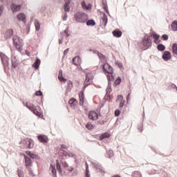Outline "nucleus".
<instances>
[{"instance_id": "f257e3e1", "label": "nucleus", "mask_w": 177, "mask_h": 177, "mask_svg": "<svg viewBox=\"0 0 177 177\" xmlns=\"http://www.w3.org/2000/svg\"><path fill=\"white\" fill-rule=\"evenodd\" d=\"M23 104L24 105H25L26 107H27V109H28V110L32 111V113H33L35 115H37L39 118H41V117H44V114L38 111V110L40 109L39 106H36L35 105H34V104L28 102H23Z\"/></svg>"}, {"instance_id": "f03ea898", "label": "nucleus", "mask_w": 177, "mask_h": 177, "mask_svg": "<svg viewBox=\"0 0 177 177\" xmlns=\"http://www.w3.org/2000/svg\"><path fill=\"white\" fill-rule=\"evenodd\" d=\"M0 57L3 66L4 73H6V74H10L9 73V57L2 52H0Z\"/></svg>"}, {"instance_id": "7ed1b4c3", "label": "nucleus", "mask_w": 177, "mask_h": 177, "mask_svg": "<svg viewBox=\"0 0 177 177\" xmlns=\"http://www.w3.org/2000/svg\"><path fill=\"white\" fill-rule=\"evenodd\" d=\"M74 16L78 23H86V20H88V15L82 12H77Z\"/></svg>"}, {"instance_id": "20e7f679", "label": "nucleus", "mask_w": 177, "mask_h": 177, "mask_svg": "<svg viewBox=\"0 0 177 177\" xmlns=\"http://www.w3.org/2000/svg\"><path fill=\"white\" fill-rule=\"evenodd\" d=\"M142 45L145 48V50H147V49L151 48L152 42L151 39L150 38V35L146 34L142 39Z\"/></svg>"}, {"instance_id": "39448f33", "label": "nucleus", "mask_w": 177, "mask_h": 177, "mask_svg": "<svg viewBox=\"0 0 177 177\" xmlns=\"http://www.w3.org/2000/svg\"><path fill=\"white\" fill-rule=\"evenodd\" d=\"M102 70L105 74H109L108 75H110L112 77L114 74V70L111 67V65L110 64L105 62L102 66Z\"/></svg>"}, {"instance_id": "423d86ee", "label": "nucleus", "mask_w": 177, "mask_h": 177, "mask_svg": "<svg viewBox=\"0 0 177 177\" xmlns=\"http://www.w3.org/2000/svg\"><path fill=\"white\" fill-rule=\"evenodd\" d=\"M20 64V60H19L16 55H12L11 56V67L12 68H17L19 67V65Z\"/></svg>"}, {"instance_id": "0eeeda50", "label": "nucleus", "mask_w": 177, "mask_h": 177, "mask_svg": "<svg viewBox=\"0 0 177 177\" xmlns=\"http://www.w3.org/2000/svg\"><path fill=\"white\" fill-rule=\"evenodd\" d=\"M88 118L92 121H96L99 118V115L95 111H90L88 112Z\"/></svg>"}, {"instance_id": "6e6552de", "label": "nucleus", "mask_w": 177, "mask_h": 177, "mask_svg": "<svg viewBox=\"0 0 177 177\" xmlns=\"http://www.w3.org/2000/svg\"><path fill=\"white\" fill-rule=\"evenodd\" d=\"M171 57H172V54H171V52H169L168 50L164 51V53L162 55V59L165 62H168V60H170V59H171Z\"/></svg>"}, {"instance_id": "1a4fd4ad", "label": "nucleus", "mask_w": 177, "mask_h": 177, "mask_svg": "<svg viewBox=\"0 0 177 177\" xmlns=\"http://www.w3.org/2000/svg\"><path fill=\"white\" fill-rule=\"evenodd\" d=\"M10 9L12 13H15V12H19V10H21V4L11 3Z\"/></svg>"}, {"instance_id": "9d476101", "label": "nucleus", "mask_w": 177, "mask_h": 177, "mask_svg": "<svg viewBox=\"0 0 177 177\" xmlns=\"http://www.w3.org/2000/svg\"><path fill=\"white\" fill-rule=\"evenodd\" d=\"M101 13H102L103 16L101 19L100 26H104V27H106V26H107V23L109 22V18L107 17V15H106V12Z\"/></svg>"}, {"instance_id": "9b49d317", "label": "nucleus", "mask_w": 177, "mask_h": 177, "mask_svg": "<svg viewBox=\"0 0 177 177\" xmlns=\"http://www.w3.org/2000/svg\"><path fill=\"white\" fill-rule=\"evenodd\" d=\"M37 139L38 140H39L41 143H48L49 142V139L48 138V136L45 135H39L37 136Z\"/></svg>"}, {"instance_id": "f8f14e48", "label": "nucleus", "mask_w": 177, "mask_h": 177, "mask_svg": "<svg viewBox=\"0 0 177 177\" xmlns=\"http://www.w3.org/2000/svg\"><path fill=\"white\" fill-rule=\"evenodd\" d=\"M120 100L119 107L122 108L125 105V100H124V96L122 95H118L116 99V102Z\"/></svg>"}, {"instance_id": "ddd939ff", "label": "nucleus", "mask_w": 177, "mask_h": 177, "mask_svg": "<svg viewBox=\"0 0 177 177\" xmlns=\"http://www.w3.org/2000/svg\"><path fill=\"white\" fill-rule=\"evenodd\" d=\"M112 34L115 38H121L122 37V31L120 30V29L113 30Z\"/></svg>"}, {"instance_id": "4468645a", "label": "nucleus", "mask_w": 177, "mask_h": 177, "mask_svg": "<svg viewBox=\"0 0 177 177\" xmlns=\"http://www.w3.org/2000/svg\"><path fill=\"white\" fill-rule=\"evenodd\" d=\"M33 68H35V70H38L39 68V66H41V59L38 57H36V60L32 64Z\"/></svg>"}, {"instance_id": "2eb2a0df", "label": "nucleus", "mask_w": 177, "mask_h": 177, "mask_svg": "<svg viewBox=\"0 0 177 177\" xmlns=\"http://www.w3.org/2000/svg\"><path fill=\"white\" fill-rule=\"evenodd\" d=\"M13 45H17V44H21L23 39H20V37L17 35H14L12 37Z\"/></svg>"}, {"instance_id": "dca6fc26", "label": "nucleus", "mask_w": 177, "mask_h": 177, "mask_svg": "<svg viewBox=\"0 0 177 177\" xmlns=\"http://www.w3.org/2000/svg\"><path fill=\"white\" fill-rule=\"evenodd\" d=\"M68 104L71 105V107H75L78 104V100L75 97H71L68 100Z\"/></svg>"}, {"instance_id": "f3484780", "label": "nucleus", "mask_w": 177, "mask_h": 177, "mask_svg": "<svg viewBox=\"0 0 177 177\" xmlns=\"http://www.w3.org/2000/svg\"><path fill=\"white\" fill-rule=\"evenodd\" d=\"M17 17L18 20H20V21H24V23H26L27 21L26 15L24 13H19L17 15Z\"/></svg>"}, {"instance_id": "a211bd4d", "label": "nucleus", "mask_w": 177, "mask_h": 177, "mask_svg": "<svg viewBox=\"0 0 177 177\" xmlns=\"http://www.w3.org/2000/svg\"><path fill=\"white\" fill-rule=\"evenodd\" d=\"M82 9H85V10H91L92 9V5L91 3H88V5H86V3H85V1H82L81 3Z\"/></svg>"}, {"instance_id": "6ab92c4d", "label": "nucleus", "mask_w": 177, "mask_h": 177, "mask_svg": "<svg viewBox=\"0 0 177 177\" xmlns=\"http://www.w3.org/2000/svg\"><path fill=\"white\" fill-rule=\"evenodd\" d=\"M50 168L53 174V177H57V170H56V165L50 164Z\"/></svg>"}, {"instance_id": "aec40b11", "label": "nucleus", "mask_w": 177, "mask_h": 177, "mask_svg": "<svg viewBox=\"0 0 177 177\" xmlns=\"http://www.w3.org/2000/svg\"><path fill=\"white\" fill-rule=\"evenodd\" d=\"M102 8L104 10H105L106 13H107L109 15H110V12H109V7L107 6V1L102 0Z\"/></svg>"}, {"instance_id": "412c9836", "label": "nucleus", "mask_w": 177, "mask_h": 177, "mask_svg": "<svg viewBox=\"0 0 177 177\" xmlns=\"http://www.w3.org/2000/svg\"><path fill=\"white\" fill-rule=\"evenodd\" d=\"M110 136H111V134H110V133L109 132L103 133L100 136V140H103L104 139H109Z\"/></svg>"}, {"instance_id": "4be33fe9", "label": "nucleus", "mask_w": 177, "mask_h": 177, "mask_svg": "<svg viewBox=\"0 0 177 177\" xmlns=\"http://www.w3.org/2000/svg\"><path fill=\"white\" fill-rule=\"evenodd\" d=\"M24 160L26 167H32V160L31 159V158H27V156H26V159Z\"/></svg>"}, {"instance_id": "5701e85b", "label": "nucleus", "mask_w": 177, "mask_h": 177, "mask_svg": "<svg viewBox=\"0 0 177 177\" xmlns=\"http://www.w3.org/2000/svg\"><path fill=\"white\" fill-rule=\"evenodd\" d=\"M58 78H59V81H61V82H66V81H67V79L64 78V77L63 76V71L62 70H59Z\"/></svg>"}, {"instance_id": "b1692460", "label": "nucleus", "mask_w": 177, "mask_h": 177, "mask_svg": "<svg viewBox=\"0 0 177 177\" xmlns=\"http://www.w3.org/2000/svg\"><path fill=\"white\" fill-rule=\"evenodd\" d=\"M13 29H8L6 32V38L7 39H9L10 38H12V36L13 35Z\"/></svg>"}, {"instance_id": "393cba45", "label": "nucleus", "mask_w": 177, "mask_h": 177, "mask_svg": "<svg viewBox=\"0 0 177 177\" xmlns=\"http://www.w3.org/2000/svg\"><path fill=\"white\" fill-rule=\"evenodd\" d=\"M73 88V82L71 80L68 81L67 86H66V93L71 91Z\"/></svg>"}, {"instance_id": "a878e982", "label": "nucleus", "mask_w": 177, "mask_h": 177, "mask_svg": "<svg viewBox=\"0 0 177 177\" xmlns=\"http://www.w3.org/2000/svg\"><path fill=\"white\" fill-rule=\"evenodd\" d=\"M150 37H152L153 39H160V35L157 34V32L152 31L149 33Z\"/></svg>"}, {"instance_id": "bb28decb", "label": "nucleus", "mask_w": 177, "mask_h": 177, "mask_svg": "<svg viewBox=\"0 0 177 177\" xmlns=\"http://www.w3.org/2000/svg\"><path fill=\"white\" fill-rule=\"evenodd\" d=\"M106 77L108 79V86H111V82L114 81L115 80L114 75H112V76H111L110 75H107Z\"/></svg>"}, {"instance_id": "cd10ccee", "label": "nucleus", "mask_w": 177, "mask_h": 177, "mask_svg": "<svg viewBox=\"0 0 177 177\" xmlns=\"http://www.w3.org/2000/svg\"><path fill=\"white\" fill-rule=\"evenodd\" d=\"M86 26H92L93 27L94 26H96V21H95L93 20V19H88L87 21H86Z\"/></svg>"}, {"instance_id": "c85d7f7f", "label": "nucleus", "mask_w": 177, "mask_h": 177, "mask_svg": "<svg viewBox=\"0 0 177 177\" xmlns=\"http://www.w3.org/2000/svg\"><path fill=\"white\" fill-rule=\"evenodd\" d=\"M91 75H92V73H88L86 74V79L84 82H86L87 84H89V85H91V83L92 82H91Z\"/></svg>"}, {"instance_id": "c756f323", "label": "nucleus", "mask_w": 177, "mask_h": 177, "mask_svg": "<svg viewBox=\"0 0 177 177\" xmlns=\"http://www.w3.org/2000/svg\"><path fill=\"white\" fill-rule=\"evenodd\" d=\"M92 165L94 167V168H96L99 172H101L102 174L104 172V170H103L100 166L97 165L96 162H93Z\"/></svg>"}, {"instance_id": "7c9ffc66", "label": "nucleus", "mask_w": 177, "mask_h": 177, "mask_svg": "<svg viewBox=\"0 0 177 177\" xmlns=\"http://www.w3.org/2000/svg\"><path fill=\"white\" fill-rule=\"evenodd\" d=\"M157 49L159 52H164L165 50V46L162 44L157 45Z\"/></svg>"}, {"instance_id": "2f4dec72", "label": "nucleus", "mask_w": 177, "mask_h": 177, "mask_svg": "<svg viewBox=\"0 0 177 177\" xmlns=\"http://www.w3.org/2000/svg\"><path fill=\"white\" fill-rule=\"evenodd\" d=\"M14 46H15L16 49H17V50L21 53V49H23V42H21V44L17 43V44H14Z\"/></svg>"}, {"instance_id": "473e14b6", "label": "nucleus", "mask_w": 177, "mask_h": 177, "mask_svg": "<svg viewBox=\"0 0 177 177\" xmlns=\"http://www.w3.org/2000/svg\"><path fill=\"white\" fill-rule=\"evenodd\" d=\"M35 26L36 28V31H39L41 30V24L38 19H35Z\"/></svg>"}, {"instance_id": "72a5a7b5", "label": "nucleus", "mask_w": 177, "mask_h": 177, "mask_svg": "<svg viewBox=\"0 0 177 177\" xmlns=\"http://www.w3.org/2000/svg\"><path fill=\"white\" fill-rule=\"evenodd\" d=\"M27 147L28 149H32V147H34V140H32V139H29V141L27 144Z\"/></svg>"}, {"instance_id": "f704fd0d", "label": "nucleus", "mask_w": 177, "mask_h": 177, "mask_svg": "<svg viewBox=\"0 0 177 177\" xmlns=\"http://www.w3.org/2000/svg\"><path fill=\"white\" fill-rule=\"evenodd\" d=\"M121 82H122V79L121 78V77H118V78L115 80L113 85L115 86H117V85H120Z\"/></svg>"}, {"instance_id": "c9c22d12", "label": "nucleus", "mask_w": 177, "mask_h": 177, "mask_svg": "<svg viewBox=\"0 0 177 177\" xmlns=\"http://www.w3.org/2000/svg\"><path fill=\"white\" fill-rule=\"evenodd\" d=\"M30 158V160H40V157L39 156H38L37 154H35L34 153H32V154L29 157Z\"/></svg>"}, {"instance_id": "e433bc0d", "label": "nucleus", "mask_w": 177, "mask_h": 177, "mask_svg": "<svg viewBox=\"0 0 177 177\" xmlns=\"http://www.w3.org/2000/svg\"><path fill=\"white\" fill-rule=\"evenodd\" d=\"M111 91H113L112 88H106V96H108L109 102L111 100V95H110Z\"/></svg>"}, {"instance_id": "4c0bfd02", "label": "nucleus", "mask_w": 177, "mask_h": 177, "mask_svg": "<svg viewBox=\"0 0 177 177\" xmlns=\"http://www.w3.org/2000/svg\"><path fill=\"white\" fill-rule=\"evenodd\" d=\"M171 48L173 53L177 55V43H174Z\"/></svg>"}, {"instance_id": "58836bf2", "label": "nucleus", "mask_w": 177, "mask_h": 177, "mask_svg": "<svg viewBox=\"0 0 177 177\" xmlns=\"http://www.w3.org/2000/svg\"><path fill=\"white\" fill-rule=\"evenodd\" d=\"M171 28L173 31H177V21L175 20L171 24Z\"/></svg>"}, {"instance_id": "ea45409f", "label": "nucleus", "mask_w": 177, "mask_h": 177, "mask_svg": "<svg viewBox=\"0 0 177 177\" xmlns=\"http://www.w3.org/2000/svg\"><path fill=\"white\" fill-rule=\"evenodd\" d=\"M79 99L80 100H85V94L84 93V91H81L79 93Z\"/></svg>"}, {"instance_id": "a19ab883", "label": "nucleus", "mask_w": 177, "mask_h": 177, "mask_svg": "<svg viewBox=\"0 0 177 177\" xmlns=\"http://www.w3.org/2000/svg\"><path fill=\"white\" fill-rule=\"evenodd\" d=\"M85 177H91V174H89V166L88 163L86 162V176Z\"/></svg>"}, {"instance_id": "79ce46f5", "label": "nucleus", "mask_w": 177, "mask_h": 177, "mask_svg": "<svg viewBox=\"0 0 177 177\" xmlns=\"http://www.w3.org/2000/svg\"><path fill=\"white\" fill-rule=\"evenodd\" d=\"M59 151H62V154L65 157H67V156L70 157V153H68V152L66 151V150H64V149H59Z\"/></svg>"}, {"instance_id": "37998d69", "label": "nucleus", "mask_w": 177, "mask_h": 177, "mask_svg": "<svg viewBox=\"0 0 177 177\" xmlns=\"http://www.w3.org/2000/svg\"><path fill=\"white\" fill-rule=\"evenodd\" d=\"M56 168L57 169V171L61 170L62 169V165H60V162H59V160H56Z\"/></svg>"}, {"instance_id": "c03bdc74", "label": "nucleus", "mask_w": 177, "mask_h": 177, "mask_svg": "<svg viewBox=\"0 0 177 177\" xmlns=\"http://www.w3.org/2000/svg\"><path fill=\"white\" fill-rule=\"evenodd\" d=\"M70 27L67 26L66 30H64V34H66V37H70Z\"/></svg>"}, {"instance_id": "a18cd8bd", "label": "nucleus", "mask_w": 177, "mask_h": 177, "mask_svg": "<svg viewBox=\"0 0 177 177\" xmlns=\"http://www.w3.org/2000/svg\"><path fill=\"white\" fill-rule=\"evenodd\" d=\"M86 128H87V129H89V131L93 129V124H91V123H87L86 125Z\"/></svg>"}, {"instance_id": "49530a36", "label": "nucleus", "mask_w": 177, "mask_h": 177, "mask_svg": "<svg viewBox=\"0 0 177 177\" xmlns=\"http://www.w3.org/2000/svg\"><path fill=\"white\" fill-rule=\"evenodd\" d=\"M161 38L163 41H168V38H169V36L167 34H164L161 36Z\"/></svg>"}, {"instance_id": "de8ad7c7", "label": "nucleus", "mask_w": 177, "mask_h": 177, "mask_svg": "<svg viewBox=\"0 0 177 177\" xmlns=\"http://www.w3.org/2000/svg\"><path fill=\"white\" fill-rule=\"evenodd\" d=\"M29 140H30V138H26V139H24V140H22L21 141V143L22 144V145H28V142H29Z\"/></svg>"}, {"instance_id": "09e8293b", "label": "nucleus", "mask_w": 177, "mask_h": 177, "mask_svg": "<svg viewBox=\"0 0 177 177\" xmlns=\"http://www.w3.org/2000/svg\"><path fill=\"white\" fill-rule=\"evenodd\" d=\"M35 96H42L44 95V93L41 90L37 91L35 93Z\"/></svg>"}, {"instance_id": "8fccbe9b", "label": "nucleus", "mask_w": 177, "mask_h": 177, "mask_svg": "<svg viewBox=\"0 0 177 177\" xmlns=\"http://www.w3.org/2000/svg\"><path fill=\"white\" fill-rule=\"evenodd\" d=\"M115 117H119V115L121 114V111L120 109H116L115 111Z\"/></svg>"}, {"instance_id": "3c124183", "label": "nucleus", "mask_w": 177, "mask_h": 177, "mask_svg": "<svg viewBox=\"0 0 177 177\" xmlns=\"http://www.w3.org/2000/svg\"><path fill=\"white\" fill-rule=\"evenodd\" d=\"M89 83H87V82H84V86L82 88V91H85V89H86V87L89 86Z\"/></svg>"}, {"instance_id": "603ef678", "label": "nucleus", "mask_w": 177, "mask_h": 177, "mask_svg": "<svg viewBox=\"0 0 177 177\" xmlns=\"http://www.w3.org/2000/svg\"><path fill=\"white\" fill-rule=\"evenodd\" d=\"M60 147H61V149L59 150H67V149H68V147H67L64 144L61 145Z\"/></svg>"}, {"instance_id": "864d4df0", "label": "nucleus", "mask_w": 177, "mask_h": 177, "mask_svg": "<svg viewBox=\"0 0 177 177\" xmlns=\"http://www.w3.org/2000/svg\"><path fill=\"white\" fill-rule=\"evenodd\" d=\"M11 3H14V5H21L20 0H12Z\"/></svg>"}, {"instance_id": "5fc2aeb1", "label": "nucleus", "mask_w": 177, "mask_h": 177, "mask_svg": "<svg viewBox=\"0 0 177 177\" xmlns=\"http://www.w3.org/2000/svg\"><path fill=\"white\" fill-rule=\"evenodd\" d=\"M97 123L98 125H104V124H106V120H98Z\"/></svg>"}, {"instance_id": "6e6d98bb", "label": "nucleus", "mask_w": 177, "mask_h": 177, "mask_svg": "<svg viewBox=\"0 0 177 177\" xmlns=\"http://www.w3.org/2000/svg\"><path fill=\"white\" fill-rule=\"evenodd\" d=\"M115 64H116V66H118L120 68H122L123 67L122 63L121 62H115Z\"/></svg>"}, {"instance_id": "4d7b16f0", "label": "nucleus", "mask_w": 177, "mask_h": 177, "mask_svg": "<svg viewBox=\"0 0 177 177\" xmlns=\"http://www.w3.org/2000/svg\"><path fill=\"white\" fill-rule=\"evenodd\" d=\"M98 57L100 59H102V60H104V59H106V55H103L102 53H101V55H98Z\"/></svg>"}, {"instance_id": "13d9d810", "label": "nucleus", "mask_w": 177, "mask_h": 177, "mask_svg": "<svg viewBox=\"0 0 177 177\" xmlns=\"http://www.w3.org/2000/svg\"><path fill=\"white\" fill-rule=\"evenodd\" d=\"M62 167H64V168H65V169H67L68 168V164L66 162H64L62 163Z\"/></svg>"}, {"instance_id": "bf43d9fd", "label": "nucleus", "mask_w": 177, "mask_h": 177, "mask_svg": "<svg viewBox=\"0 0 177 177\" xmlns=\"http://www.w3.org/2000/svg\"><path fill=\"white\" fill-rule=\"evenodd\" d=\"M77 59V57H73L72 59V63L73 64H74V66H78V63L75 62V59Z\"/></svg>"}, {"instance_id": "052dcab7", "label": "nucleus", "mask_w": 177, "mask_h": 177, "mask_svg": "<svg viewBox=\"0 0 177 177\" xmlns=\"http://www.w3.org/2000/svg\"><path fill=\"white\" fill-rule=\"evenodd\" d=\"M70 3H71V0H66L64 6H70Z\"/></svg>"}, {"instance_id": "680f3d73", "label": "nucleus", "mask_w": 177, "mask_h": 177, "mask_svg": "<svg viewBox=\"0 0 177 177\" xmlns=\"http://www.w3.org/2000/svg\"><path fill=\"white\" fill-rule=\"evenodd\" d=\"M64 12H68L70 10V6H64Z\"/></svg>"}, {"instance_id": "e2e57ef3", "label": "nucleus", "mask_w": 177, "mask_h": 177, "mask_svg": "<svg viewBox=\"0 0 177 177\" xmlns=\"http://www.w3.org/2000/svg\"><path fill=\"white\" fill-rule=\"evenodd\" d=\"M66 170L68 171L69 172H73L74 171V167L68 166Z\"/></svg>"}, {"instance_id": "0e129e2a", "label": "nucleus", "mask_w": 177, "mask_h": 177, "mask_svg": "<svg viewBox=\"0 0 177 177\" xmlns=\"http://www.w3.org/2000/svg\"><path fill=\"white\" fill-rule=\"evenodd\" d=\"M93 53H94V55H97V56L98 55H102V53L99 52L97 50H93Z\"/></svg>"}, {"instance_id": "69168bd1", "label": "nucleus", "mask_w": 177, "mask_h": 177, "mask_svg": "<svg viewBox=\"0 0 177 177\" xmlns=\"http://www.w3.org/2000/svg\"><path fill=\"white\" fill-rule=\"evenodd\" d=\"M153 42H154V44H157L159 45V44L161 42V40H160V39H155L153 40Z\"/></svg>"}, {"instance_id": "338daca9", "label": "nucleus", "mask_w": 177, "mask_h": 177, "mask_svg": "<svg viewBox=\"0 0 177 177\" xmlns=\"http://www.w3.org/2000/svg\"><path fill=\"white\" fill-rule=\"evenodd\" d=\"M69 50H70V48H66V50H64V56H66L68 53Z\"/></svg>"}, {"instance_id": "774afa93", "label": "nucleus", "mask_w": 177, "mask_h": 177, "mask_svg": "<svg viewBox=\"0 0 177 177\" xmlns=\"http://www.w3.org/2000/svg\"><path fill=\"white\" fill-rule=\"evenodd\" d=\"M26 154H27L28 157H30L32 154V152L31 151H26Z\"/></svg>"}]
</instances>
